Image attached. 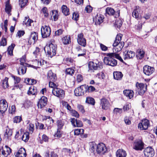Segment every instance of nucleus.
<instances>
[{"instance_id": "1", "label": "nucleus", "mask_w": 157, "mask_h": 157, "mask_svg": "<svg viewBox=\"0 0 157 157\" xmlns=\"http://www.w3.org/2000/svg\"><path fill=\"white\" fill-rule=\"evenodd\" d=\"M122 38V35L121 34H117L116 40L113 44V51L118 52L121 51L123 47L124 43V42H121Z\"/></svg>"}, {"instance_id": "2", "label": "nucleus", "mask_w": 157, "mask_h": 157, "mask_svg": "<svg viewBox=\"0 0 157 157\" xmlns=\"http://www.w3.org/2000/svg\"><path fill=\"white\" fill-rule=\"evenodd\" d=\"M109 54H111V53L106 54V56L104 59V62L106 65L115 66L117 64V61L114 59L112 55Z\"/></svg>"}, {"instance_id": "3", "label": "nucleus", "mask_w": 157, "mask_h": 157, "mask_svg": "<svg viewBox=\"0 0 157 157\" xmlns=\"http://www.w3.org/2000/svg\"><path fill=\"white\" fill-rule=\"evenodd\" d=\"M57 47L56 45L51 43L49 44L48 46L45 47L44 49L45 52H47L48 54L51 57H52L56 54V52L57 49Z\"/></svg>"}, {"instance_id": "4", "label": "nucleus", "mask_w": 157, "mask_h": 157, "mask_svg": "<svg viewBox=\"0 0 157 157\" xmlns=\"http://www.w3.org/2000/svg\"><path fill=\"white\" fill-rule=\"evenodd\" d=\"M136 90L140 95H143L147 90V85L142 83L137 82L136 84Z\"/></svg>"}, {"instance_id": "5", "label": "nucleus", "mask_w": 157, "mask_h": 157, "mask_svg": "<svg viewBox=\"0 0 157 157\" xmlns=\"http://www.w3.org/2000/svg\"><path fill=\"white\" fill-rule=\"evenodd\" d=\"M41 32L42 37L45 38L49 36L51 34V30L49 26L45 25L42 26Z\"/></svg>"}, {"instance_id": "6", "label": "nucleus", "mask_w": 157, "mask_h": 157, "mask_svg": "<svg viewBox=\"0 0 157 157\" xmlns=\"http://www.w3.org/2000/svg\"><path fill=\"white\" fill-rule=\"evenodd\" d=\"M144 144L141 140H136L134 143L133 148L136 151H142L144 148Z\"/></svg>"}, {"instance_id": "7", "label": "nucleus", "mask_w": 157, "mask_h": 157, "mask_svg": "<svg viewBox=\"0 0 157 157\" xmlns=\"http://www.w3.org/2000/svg\"><path fill=\"white\" fill-rule=\"evenodd\" d=\"M143 153L145 157H152L155 154L154 149L151 147H148L145 148Z\"/></svg>"}, {"instance_id": "8", "label": "nucleus", "mask_w": 157, "mask_h": 157, "mask_svg": "<svg viewBox=\"0 0 157 157\" xmlns=\"http://www.w3.org/2000/svg\"><path fill=\"white\" fill-rule=\"evenodd\" d=\"M52 93L55 96L60 98L64 97L65 94L64 91L62 89L58 88H55L52 89Z\"/></svg>"}, {"instance_id": "9", "label": "nucleus", "mask_w": 157, "mask_h": 157, "mask_svg": "<svg viewBox=\"0 0 157 157\" xmlns=\"http://www.w3.org/2000/svg\"><path fill=\"white\" fill-rule=\"evenodd\" d=\"M150 125L149 121L146 119L143 120L138 124V128L141 130H146Z\"/></svg>"}, {"instance_id": "10", "label": "nucleus", "mask_w": 157, "mask_h": 157, "mask_svg": "<svg viewBox=\"0 0 157 157\" xmlns=\"http://www.w3.org/2000/svg\"><path fill=\"white\" fill-rule=\"evenodd\" d=\"M155 69L153 67L148 65L144 66L143 68V71L144 74L150 76L154 71Z\"/></svg>"}, {"instance_id": "11", "label": "nucleus", "mask_w": 157, "mask_h": 157, "mask_svg": "<svg viewBox=\"0 0 157 157\" xmlns=\"http://www.w3.org/2000/svg\"><path fill=\"white\" fill-rule=\"evenodd\" d=\"M100 105L102 109L107 110L110 106V104L109 101L106 99L103 98L100 100Z\"/></svg>"}, {"instance_id": "12", "label": "nucleus", "mask_w": 157, "mask_h": 157, "mask_svg": "<svg viewBox=\"0 0 157 157\" xmlns=\"http://www.w3.org/2000/svg\"><path fill=\"white\" fill-rule=\"evenodd\" d=\"M105 145L103 143L99 144L97 147L96 151L98 154H103L106 151Z\"/></svg>"}, {"instance_id": "13", "label": "nucleus", "mask_w": 157, "mask_h": 157, "mask_svg": "<svg viewBox=\"0 0 157 157\" xmlns=\"http://www.w3.org/2000/svg\"><path fill=\"white\" fill-rule=\"evenodd\" d=\"M6 151L2 148L0 150V157H7L11 153V148L7 146H5Z\"/></svg>"}, {"instance_id": "14", "label": "nucleus", "mask_w": 157, "mask_h": 157, "mask_svg": "<svg viewBox=\"0 0 157 157\" xmlns=\"http://www.w3.org/2000/svg\"><path fill=\"white\" fill-rule=\"evenodd\" d=\"M8 106V104L6 100L3 99L0 101V112L2 113L6 111Z\"/></svg>"}, {"instance_id": "15", "label": "nucleus", "mask_w": 157, "mask_h": 157, "mask_svg": "<svg viewBox=\"0 0 157 157\" xmlns=\"http://www.w3.org/2000/svg\"><path fill=\"white\" fill-rule=\"evenodd\" d=\"M77 41L80 45L85 47L86 44V41L84 37L83 34L82 33L79 34L78 35Z\"/></svg>"}, {"instance_id": "16", "label": "nucleus", "mask_w": 157, "mask_h": 157, "mask_svg": "<svg viewBox=\"0 0 157 157\" xmlns=\"http://www.w3.org/2000/svg\"><path fill=\"white\" fill-rule=\"evenodd\" d=\"M48 99L46 97L43 96L40 99L38 102V106L39 108L41 109L46 106L47 103Z\"/></svg>"}, {"instance_id": "17", "label": "nucleus", "mask_w": 157, "mask_h": 157, "mask_svg": "<svg viewBox=\"0 0 157 157\" xmlns=\"http://www.w3.org/2000/svg\"><path fill=\"white\" fill-rule=\"evenodd\" d=\"M76 51L78 54V56H84L86 55V51L84 48L82 49L79 46H78L75 48Z\"/></svg>"}, {"instance_id": "18", "label": "nucleus", "mask_w": 157, "mask_h": 157, "mask_svg": "<svg viewBox=\"0 0 157 157\" xmlns=\"http://www.w3.org/2000/svg\"><path fill=\"white\" fill-rule=\"evenodd\" d=\"M71 121L74 127H81L83 126V123L82 121L75 118L71 119Z\"/></svg>"}, {"instance_id": "19", "label": "nucleus", "mask_w": 157, "mask_h": 157, "mask_svg": "<svg viewBox=\"0 0 157 157\" xmlns=\"http://www.w3.org/2000/svg\"><path fill=\"white\" fill-rule=\"evenodd\" d=\"M43 120L45 121V125L48 127L50 126L51 124L53 123L54 121L49 116H44L43 117Z\"/></svg>"}, {"instance_id": "20", "label": "nucleus", "mask_w": 157, "mask_h": 157, "mask_svg": "<svg viewBox=\"0 0 157 157\" xmlns=\"http://www.w3.org/2000/svg\"><path fill=\"white\" fill-rule=\"evenodd\" d=\"M26 153L25 149L23 147L20 148L15 155L16 157H26Z\"/></svg>"}, {"instance_id": "21", "label": "nucleus", "mask_w": 157, "mask_h": 157, "mask_svg": "<svg viewBox=\"0 0 157 157\" xmlns=\"http://www.w3.org/2000/svg\"><path fill=\"white\" fill-rule=\"evenodd\" d=\"M99 63H94L93 62H89L88 65V67L89 70H96L98 69L99 67Z\"/></svg>"}, {"instance_id": "22", "label": "nucleus", "mask_w": 157, "mask_h": 157, "mask_svg": "<svg viewBox=\"0 0 157 157\" xmlns=\"http://www.w3.org/2000/svg\"><path fill=\"white\" fill-rule=\"evenodd\" d=\"M37 33L35 32H33L31 33L28 42L29 43L30 41V42H31V43L33 42V43H34L37 40Z\"/></svg>"}, {"instance_id": "23", "label": "nucleus", "mask_w": 157, "mask_h": 157, "mask_svg": "<svg viewBox=\"0 0 157 157\" xmlns=\"http://www.w3.org/2000/svg\"><path fill=\"white\" fill-rule=\"evenodd\" d=\"M47 78L49 81H55L57 79L56 74L53 73L51 70L48 71Z\"/></svg>"}, {"instance_id": "24", "label": "nucleus", "mask_w": 157, "mask_h": 157, "mask_svg": "<svg viewBox=\"0 0 157 157\" xmlns=\"http://www.w3.org/2000/svg\"><path fill=\"white\" fill-rule=\"evenodd\" d=\"M135 56V53L131 51H128L124 53V60L132 58Z\"/></svg>"}, {"instance_id": "25", "label": "nucleus", "mask_w": 157, "mask_h": 157, "mask_svg": "<svg viewBox=\"0 0 157 157\" xmlns=\"http://www.w3.org/2000/svg\"><path fill=\"white\" fill-rule=\"evenodd\" d=\"M46 61L41 59L40 60L36 59L33 61V64L36 67H38L40 66H43L44 64L46 63Z\"/></svg>"}, {"instance_id": "26", "label": "nucleus", "mask_w": 157, "mask_h": 157, "mask_svg": "<svg viewBox=\"0 0 157 157\" xmlns=\"http://www.w3.org/2000/svg\"><path fill=\"white\" fill-rule=\"evenodd\" d=\"M37 93V89L36 87L32 86L29 88L27 94L29 95H36Z\"/></svg>"}, {"instance_id": "27", "label": "nucleus", "mask_w": 157, "mask_h": 157, "mask_svg": "<svg viewBox=\"0 0 157 157\" xmlns=\"http://www.w3.org/2000/svg\"><path fill=\"white\" fill-rule=\"evenodd\" d=\"M27 66L24 65H20L19 68L17 69L18 74L21 75L25 74L26 71Z\"/></svg>"}, {"instance_id": "28", "label": "nucleus", "mask_w": 157, "mask_h": 157, "mask_svg": "<svg viewBox=\"0 0 157 157\" xmlns=\"http://www.w3.org/2000/svg\"><path fill=\"white\" fill-rule=\"evenodd\" d=\"M117 157H126L127 155L126 152L123 149H118L116 152Z\"/></svg>"}, {"instance_id": "29", "label": "nucleus", "mask_w": 157, "mask_h": 157, "mask_svg": "<svg viewBox=\"0 0 157 157\" xmlns=\"http://www.w3.org/2000/svg\"><path fill=\"white\" fill-rule=\"evenodd\" d=\"M114 78L117 80H121L122 78L123 75L121 72L115 71L113 73Z\"/></svg>"}, {"instance_id": "30", "label": "nucleus", "mask_w": 157, "mask_h": 157, "mask_svg": "<svg viewBox=\"0 0 157 157\" xmlns=\"http://www.w3.org/2000/svg\"><path fill=\"white\" fill-rule=\"evenodd\" d=\"M12 135V131L11 129L7 128L6 131L5 133L4 134V137L6 139L8 140H10V136Z\"/></svg>"}, {"instance_id": "31", "label": "nucleus", "mask_w": 157, "mask_h": 157, "mask_svg": "<svg viewBox=\"0 0 157 157\" xmlns=\"http://www.w3.org/2000/svg\"><path fill=\"white\" fill-rule=\"evenodd\" d=\"M11 6L10 4V0H8L6 2L5 10L8 14H10L11 10Z\"/></svg>"}, {"instance_id": "32", "label": "nucleus", "mask_w": 157, "mask_h": 157, "mask_svg": "<svg viewBox=\"0 0 157 157\" xmlns=\"http://www.w3.org/2000/svg\"><path fill=\"white\" fill-rule=\"evenodd\" d=\"M144 52L142 49H138L136 52V57L138 59H141L144 56Z\"/></svg>"}, {"instance_id": "33", "label": "nucleus", "mask_w": 157, "mask_h": 157, "mask_svg": "<svg viewBox=\"0 0 157 157\" xmlns=\"http://www.w3.org/2000/svg\"><path fill=\"white\" fill-rule=\"evenodd\" d=\"M95 24L96 25H100L103 22V20L104 18L103 15L101 14H97V16L95 17Z\"/></svg>"}, {"instance_id": "34", "label": "nucleus", "mask_w": 157, "mask_h": 157, "mask_svg": "<svg viewBox=\"0 0 157 157\" xmlns=\"http://www.w3.org/2000/svg\"><path fill=\"white\" fill-rule=\"evenodd\" d=\"M62 12L66 16L69 15L70 13L68 8L65 5H63L61 8Z\"/></svg>"}, {"instance_id": "35", "label": "nucleus", "mask_w": 157, "mask_h": 157, "mask_svg": "<svg viewBox=\"0 0 157 157\" xmlns=\"http://www.w3.org/2000/svg\"><path fill=\"white\" fill-rule=\"evenodd\" d=\"M51 12L52 14L51 17H52V16H53L54 21H57L59 17L58 11L56 10H52Z\"/></svg>"}, {"instance_id": "36", "label": "nucleus", "mask_w": 157, "mask_h": 157, "mask_svg": "<svg viewBox=\"0 0 157 157\" xmlns=\"http://www.w3.org/2000/svg\"><path fill=\"white\" fill-rule=\"evenodd\" d=\"M123 93L125 96L127 97H128L129 98H132L133 96V91L131 90H124L123 91Z\"/></svg>"}, {"instance_id": "37", "label": "nucleus", "mask_w": 157, "mask_h": 157, "mask_svg": "<svg viewBox=\"0 0 157 157\" xmlns=\"http://www.w3.org/2000/svg\"><path fill=\"white\" fill-rule=\"evenodd\" d=\"M15 46L14 44H12L8 48L7 50L8 54L10 56H12L13 55V51Z\"/></svg>"}, {"instance_id": "38", "label": "nucleus", "mask_w": 157, "mask_h": 157, "mask_svg": "<svg viewBox=\"0 0 157 157\" xmlns=\"http://www.w3.org/2000/svg\"><path fill=\"white\" fill-rule=\"evenodd\" d=\"M90 145V150L92 153L94 152L96 148H97V146L96 144L94 142H91L89 143Z\"/></svg>"}, {"instance_id": "39", "label": "nucleus", "mask_w": 157, "mask_h": 157, "mask_svg": "<svg viewBox=\"0 0 157 157\" xmlns=\"http://www.w3.org/2000/svg\"><path fill=\"white\" fill-rule=\"evenodd\" d=\"M25 82L27 84L30 85H33L35 84L36 82V80L34 79H32L30 78H26L25 80Z\"/></svg>"}, {"instance_id": "40", "label": "nucleus", "mask_w": 157, "mask_h": 157, "mask_svg": "<svg viewBox=\"0 0 157 157\" xmlns=\"http://www.w3.org/2000/svg\"><path fill=\"white\" fill-rule=\"evenodd\" d=\"M58 156L54 152L52 151L49 153V151H47L45 153V157H57Z\"/></svg>"}, {"instance_id": "41", "label": "nucleus", "mask_w": 157, "mask_h": 157, "mask_svg": "<svg viewBox=\"0 0 157 157\" xmlns=\"http://www.w3.org/2000/svg\"><path fill=\"white\" fill-rule=\"evenodd\" d=\"M41 13H43L45 17H48L49 15L48 9L47 7H44L41 10Z\"/></svg>"}, {"instance_id": "42", "label": "nucleus", "mask_w": 157, "mask_h": 157, "mask_svg": "<svg viewBox=\"0 0 157 157\" xmlns=\"http://www.w3.org/2000/svg\"><path fill=\"white\" fill-rule=\"evenodd\" d=\"M29 133L26 132L21 137V139L25 142H27L29 139Z\"/></svg>"}, {"instance_id": "43", "label": "nucleus", "mask_w": 157, "mask_h": 157, "mask_svg": "<svg viewBox=\"0 0 157 157\" xmlns=\"http://www.w3.org/2000/svg\"><path fill=\"white\" fill-rule=\"evenodd\" d=\"M86 102V103L92 105H94L95 103V100L93 98L91 97H87Z\"/></svg>"}, {"instance_id": "44", "label": "nucleus", "mask_w": 157, "mask_h": 157, "mask_svg": "<svg viewBox=\"0 0 157 157\" xmlns=\"http://www.w3.org/2000/svg\"><path fill=\"white\" fill-rule=\"evenodd\" d=\"M74 93L75 95L77 96H81L83 95V93L81 91V90L79 87L75 89Z\"/></svg>"}, {"instance_id": "45", "label": "nucleus", "mask_w": 157, "mask_h": 157, "mask_svg": "<svg viewBox=\"0 0 157 157\" xmlns=\"http://www.w3.org/2000/svg\"><path fill=\"white\" fill-rule=\"evenodd\" d=\"M8 79L9 78H8L6 77L2 81V86L5 89L8 88L9 86L8 82Z\"/></svg>"}, {"instance_id": "46", "label": "nucleus", "mask_w": 157, "mask_h": 157, "mask_svg": "<svg viewBox=\"0 0 157 157\" xmlns=\"http://www.w3.org/2000/svg\"><path fill=\"white\" fill-rule=\"evenodd\" d=\"M106 13L110 15H113L115 13V10L109 7L106 8Z\"/></svg>"}, {"instance_id": "47", "label": "nucleus", "mask_w": 157, "mask_h": 157, "mask_svg": "<svg viewBox=\"0 0 157 157\" xmlns=\"http://www.w3.org/2000/svg\"><path fill=\"white\" fill-rule=\"evenodd\" d=\"M63 44H69L71 42V38L70 36H66L63 38Z\"/></svg>"}, {"instance_id": "48", "label": "nucleus", "mask_w": 157, "mask_h": 157, "mask_svg": "<svg viewBox=\"0 0 157 157\" xmlns=\"http://www.w3.org/2000/svg\"><path fill=\"white\" fill-rule=\"evenodd\" d=\"M56 123L57 126V129H61L64 125L63 121L61 120H58Z\"/></svg>"}, {"instance_id": "49", "label": "nucleus", "mask_w": 157, "mask_h": 157, "mask_svg": "<svg viewBox=\"0 0 157 157\" xmlns=\"http://www.w3.org/2000/svg\"><path fill=\"white\" fill-rule=\"evenodd\" d=\"M84 132V130L83 129L78 128L74 130V132L75 135H78L79 134H83Z\"/></svg>"}, {"instance_id": "50", "label": "nucleus", "mask_w": 157, "mask_h": 157, "mask_svg": "<svg viewBox=\"0 0 157 157\" xmlns=\"http://www.w3.org/2000/svg\"><path fill=\"white\" fill-rule=\"evenodd\" d=\"M33 54L35 56L36 58H37L39 56H40L41 55L40 52V49L39 48L36 47V50L33 52Z\"/></svg>"}, {"instance_id": "51", "label": "nucleus", "mask_w": 157, "mask_h": 157, "mask_svg": "<svg viewBox=\"0 0 157 157\" xmlns=\"http://www.w3.org/2000/svg\"><path fill=\"white\" fill-rule=\"evenodd\" d=\"M66 74L67 75H72L75 72L74 70L71 68H69L66 69Z\"/></svg>"}, {"instance_id": "52", "label": "nucleus", "mask_w": 157, "mask_h": 157, "mask_svg": "<svg viewBox=\"0 0 157 157\" xmlns=\"http://www.w3.org/2000/svg\"><path fill=\"white\" fill-rule=\"evenodd\" d=\"M62 104L63 106L64 107L70 112L72 110L71 106L67 102L64 101H63Z\"/></svg>"}, {"instance_id": "53", "label": "nucleus", "mask_w": 157, "mask_h": 157, "mask_svg": "<svg viewBox=\"0 0 157 157\" xmlns=\"http://www.w3.org/2000/svg\"><path fill=\"white\" fill-rule=\"evenodd\" d=\"M11 76L12 78L13 79L15 84H17L20 82L21 81V78L19 77L15 76L12 74L11 75Z\"/></svg>"}, {"instance_id": "54", "label": "nucleus", "mask_w": 157, "mask_h": 157, "mask_svg": "<svg viewBox=\"0 0 157 157\" xmlns=\"http://www.w3.org/2000/svg\"><path fill=\"white\" fill-rule=\"evenodd\" d=\"M22 120V118L21 117L16 116L14 117L13 119V122L14 123H19Z\"/></svg>"}, {"instance_id": "55", "label": "nucleus", "mask_w": 157, "mask_h": 157, "mask_svg": "<svg viewBox=\"0 0 157 157\" xmlns=\"http://www.w3.org/2000/svg\"><path fill=\"white\" fill-rule=\"evenodd\" d=\"M86 87L87 85H82L79 87V88H80L81 90V91L83 93V95L84 93L87 92Z\"/></svg>"}, {"instance_id": "56", "label": "nucleus", "mask_w": 157, "mask_h": 157, "mask_svg": "<svg viewBox=\"0 0 157 157\" xmlns=\"http://www.w3.org/2000/svg\"><path fill=\"white\" fill-rule=\"evenodd\" d=\"M60 130V129H57V131L54 135L55 137L60 138L62 136V132Z\"/></svg>"}, {"instance_id": "57", "label": "nucleus", "mask_w": 157, "mask_h": 157, "mask_svg": "<svg viewBox=\"0 0 157 157\" xmlns=\"http://www.w3.org/2000/svg\"><path fill=\"white\" fill-rule=\"evenodd\" d=\"M28 2V0H19V4L21 8L25 6Z\"/></svg>"}, {"instance_id": "58", "label": "nucleus", "mask_w": 157, "mask_h": 157, "mask_svg": "<svg viewBox=\"0 0 157 157\" xmlns=\"http://www.w3.org/2000/svg\"><path fill=\"white\" fill-rule=\"evenodd\" d=\"M7 44L6 39L4 37L2 38L0 41V45L3 46H5Z\"/></svg>"}, {"instance_id": "59", "label": "nucleus", "mask_w": 157, "mask_h": 157, "mask_svg": "<svg viewBox=\"0 0 157 157\" xmlns=\"http://www.w3.org/2000/svg\"><path fill=\"white\" fill-rule=\"evenodd\" d=\"M87 92H91L94 91L95 90V88L92 86H88L87 85Z\"/></svg>"}, {"instance_id": "60", "label": "nucleus", "mask_w": 157, "mask_h": 157, "mask_svg": "<svg viewBox=\"0 0 157 157\" xmlns=\"http://www.w3.org/2000/svg\"><path fill=\"white\" fill-rule=\"evenodd\" d=\"M70 112L71 113L72 116L76 117H78L79 116V114L75 110L72 109Z\"/></svg>"}, {"instance_id": "61", "label": "nucleus", "mask_w": 157, "mask_h": 157, "mask_svg": "<svg viewBox=\"0 0 157 157\" xmlns=\"http://www.w3.org/2000/svg\"><path fill=\"white\" fill-rule=\"evenodd\" d=\"M29 129L30 132L32 133L34 130V125L32 123H30L29 126Z\"/></svg>"}, {"instance_id": "62", "label": "nucleus", "mask_w": 157, "mask_h": 157, "mask_svg": "<svg viewBox=\"0 0 157 157\" xmlns=\"http://www.w3.org/2000/svg\"><path fill=\"white\" fill-rule=\"evenodd\" d=\"M79 14L77 12H74L73 14L72 19L77 21L78 19Z\"/></svg>"}, {"instance_id": "63", "label": "nucleus", "mask_w": 157, "mask_h": 157, "mask_svg": "<svg viewBox=\"0 0 157 157\" xmlns=\"http://www.w3.org/2000/svg\"><path fill=\"white\" fill-rule=\"evenodd\" d=\"M116 25L118 28H120L122 24V21L121 20H117L115 22Z\"/></svg>"}, {"instance_id": "64", "label": "nucleus", "mask_w": 157, "mask_h": 157, "mask_svg": "<svg viewBox=\"0 0 157 157\" xmlns=\"http://www.w3.org/2000/svg\"><path fill=\"white\" fill-rule=\"evenodd\" d=\"M132 16L138 19L139 17V14L137 9H135L132 13Z\"/></svg>"}]
</instances>
